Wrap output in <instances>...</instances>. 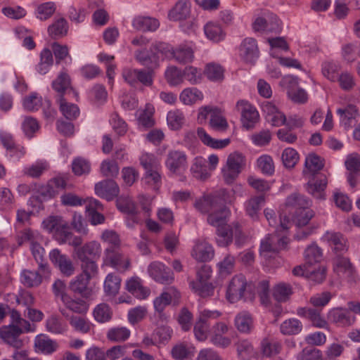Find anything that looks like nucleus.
Instances as JSON below:
<instances>
[{"mask_svg": "<svg viewBox=\"0 0 360 360\" xmlns=\"http://www.w3.org/2000/svg\"><path fill=\"white\" fill-rule=\"evenodd\" d=\"M101 174L106 177H115L119 174V167L115 160H105L101 165Z\"/></svg>", "mask_w": 360, "mask_h": 360, "instance_id": "obj_62", "label": "nucleus"}, {"mask_svg": "<svg viewBox=\"0 0 360 360\" xmlns=\"http://www.w3.org/2000/svg\"><path fill=\"white\" fill-rule=\"evenodd\" d=\"M58 347V345L55 340L44 334L38 335L34 339V348L37 352L51 354L56 351Z\"/></svg>", "mask_w": 360, "mask_h": 360, "instance_id": "obj_22", "label": "nucleus"}, {"mask_svg": "<svg viewBox=\"0 0 360 360\" xmlns=\"http://www.w3.org/2000/svg\"><path fill=\"white\" fill-rule=\"evenodd\" d=\"M107 338L111 342H124L130 336V330L125 327H115L108 330Z\"/></svg>", "mask_w": 360, "mask_h": 360, "instance_id": "obj_46", "label": "nucleus"}, {"mask_svg": "<svg viewBox=\"0 0 360 360\" xmlns=\"http://www.w3.org/2000/svg\"><path fill=\"white\" fill-rule=\"evenodd\" d=\"M226 299L231 303H236L244 299H252L253 297V290L252 283L248 282L243 274L234 276L229 281L226 289Z\"/></svg>", "mask_w": 360, "mask_h": 360, "instance_id": "obj_3", "label": "nucleus"}, {"mask_svg": "<svg viewBox=\"0 0 360 360\" xmlns=\"http://www.w3.org/2000/svg\"><path fill=\"white\" fill-rule=\"evenodd\" d=\"M240 55L247 63H255L259 57L257 41L254 38H245L240 44Z\"/></svg>", "mask_w": 360, "mask_h": 360, "instance_id": "obj_15", "label": "nucleus"}, {"mask_svg": "<svg viewBox=\"0 0 360 360\" xmlns=\"http://www.w3.org/2000/svg\"><path fill=\"white\" fill-rule=\"evenodd\" d=\"M194 177L198 179L205 180L208 178V172L205 160L202 158H195L194 162L191 168Z\"/></svg>", "mask_w": 360, "mask_h": 360, "instance_id": "obj_41", "label": "nucleus"}, {"mask_svg": "<svg viewBox=\"0 0 360 360\" xmlns=\"http://www.w3.org/2000/svg\"><path fill=\"white\" fill-rule=\"evenodd\" d=\"M281 159L284 166L286 168L291 169L293 168L298 162L299 155L295 149L287 148L283 151Z\"/></svg>", "mask_w": 360, "mask_h": 360, "instance_id": "obj_59", "label": "nucleus"}, {"mask_svg": "<svg viewBox=\"0 0 360 360\" xmlns=\"http://www.w3.org/2000/svg\"><path fill=\"white\" fill-rule=\"evenodd\" d=\"M235 326L240 333H250L253 327L251 315L247 311L239 313L235 318Z\"/></svg>", "mask_w": 360, "mask_h": 360, "instance_id": "obj_38", "label": "nucleus"}, {"mask_svg": "<svg viewBox=\"0 0 360 360\" xmlns=\"http://www.w3.org/2000/svg\"><path fill=\"white\" fill-rule=\"evenodd\" d=\"M95 192L99 197L110 201L119 195L120 188L114 180L106 179L96 184Z\"/></svg>", "mask_w": 360, "mask_h": 360, "instance_id": "obj_14", "label": "nucleus"}, {"mask_svg": "<svg viewBox=\"0 0 360 360\" xmlns=\"http://www.w3.org/2000/svg\"><path fill=\"white\" fill-rule=\"evenodd\" d=\"M199 115L205 119L210 115V126L215 131L224 132L229 128L226 119L217 108L205 106L200 109Z\"/></svg>", "mask_w": 360, "mask_h": 360, "instance_id": "obj_8", "label": "nucleus"}, {"mask_svg": "<svg viewBox=\"0 0 360 360\" xmlns=\"http://www.w3.org/2000/svg\"><path fill=\"white\" fill-rule=\"evenodd\" d=\"M82 272L79 275L89 279L90 281L96 278L98 273V268L96 261H79Z\"/></svg>", "mask_w": 360, "mask_h": 360, "instance_id": "obj_49", "label": "nucleus"}, {"mask_svg": "<svg viewBox=\"0 0 360 360\" xmlns=\"http://www.w3.org/2000/svg\"><path fill=\"white\" fill-rule=\"evenodd\" d=\"M48 274H44L39 271H31L24 269L20 274V279L22 283L27 288L38 287L42 283L43 276Z\"/></svg>", "mask_w": 360, "mask_h": 360, "instance_id": "obj_24", "label": "nucleus"}, {"mask_svg": "<svg viewBox=\"0 0 360 360\" xmlns=\"http://www.w3.org/2000/svg\"><path fill=\"white\" fill-rule=\"evenodd\" d=\"M121 278L115 274H109L104 281V291L108 296L115 297L119 292Z\"/></svg>", "mask_w": 360, "mask_h": 360, "instance_id": "obj_35", "label": "nucleus"}, {"mask_svg": "<svg viewBox=\"0 0 360 360\" xmlns=\"http://www.w3.org/2000/svg\"><path fill=\"white\" fill-rule=\"evenodd\" d=\"M167 121L168 125L172 129L177 130L183 125L184 122V116L183 113L178 110L169 111L167 116Z\"/></svg>", "mask_w": 360, "mask_h": 360, "instance_id": "obj_61", "label": "nucleus"}, {"mask_svg": "<svg viewBox=\"0 0 360 360\" xmlns=\"http://www.w3.org/2000/svg\"><path fill=\"white\" fill-rule=\"evenodd\" d=\"M180 298V293L173 286L169 287L164 290L160 296L153 301V305L156 313L162 322H166L167 316L164 312L165 308L169 305L172 300L178 301Z\"/></svg>", "mask_w": 360, "mask_h": 360, "instance_id": "obj_4", "label": "nucleus"}, {"mask_svg": "<svg viewBox=\"0 0 360 360\" xmlns=\"http://www.w3.org/2000/svg\"><path fill=\"white\" fill-rule=\"evenodd\" d=\"M148 271L150 277L161 284L169 285L174 280L172 270L160 262L150 263Z\"/></svg>", "mask_w": 360, "mask_h": 360, "instance_id": "obj_10", "label": "nucleus"}, {"mask_svg": "<svg viewBox=\"0 0 360 360\" xmlns=\"http://www.w3.org/2000/svg\"><path fill=\"white\" fill-rule=\"evenodd\" d=\"M214 255L212 246L204 240H198L193 248L191 256L198 262H206L211 260Z\"/></svg>", "mask_w": 360, "mask_h": 360, "instance_id": "obj_18", "label": "nucleus"}, {"mask_svg": "<svg viewBox=\"0 0 360 360\" xmlns=\"http://www.w3.org/2000/svg\"><path fill=\"white\" fill-rule=\"evenodd\" d=\"M48 32L51 37H60L65 34L68 32L67 21L61 18L50 25Z\"/></svg>", "mask_w": 360, "mask_h": 360, "instance_id": "obj_54", "label": "nucleus"}, {"mask_svg": "<svg viewBox=\"0 0 360 360\" xmlns=\"http://www.w3.org/2000/svg\"><path fill=\"white\" fill-rule=\"evenodd\" d=\"M41 240V236L37 231H34L30 229H25L19 232L18 235V243L19 245H22L25 243H30L32 246Z\"/></svg>", "mask_w": 360, "mask_h": 360, "instance_id": "obj_48", "label": "nucleus"}, {"mask_svg": "<svg viewBox=\"0 0 360 360\" xmlns=\"http://www.w3.org/2000/svg\"><path fill=\"white\" fill-rule=\"evenodd\" d=\"M334 267L338 273H344L351 275L354 271V266L347 257L337 255L334 259Z\"/></svg>", "mask_w": 360, "mask_h": 360, "instance_id": "obj_51", "label": "nucleus"}, {"mask_svg": "<svg viewBox=\"0 0 360 360\" xmlns=\"http://www.w3.org/2000/svg\"><path fill=\"white\" fill-rule=\"evenodd\" d=\"M190 4L186 1L181 0L170 11L169 16L174 20H181L186 19L190 15Z\"/></svg>", "mask_w": 360, "mask_h": 360, "instance_id": "obj_31", "label": "nucleus"}, {"mask_svg": "<svg viewBox=\"0 0 360 360\" xmlns=\"http://www.w3.org/2000/svg\"><path fill=\"white\" fill-rule=\"evenodd\" d=\"M287 207L295 209V212H300L304 209H308L311 205V200L300 193H292L289 195L285 201Z\"/></svg>", "mask_w": 360, "mask_h": 360, "instance_id": "obj_28", "label": "nucleus"}, {"mask_svg": "<svg viewBox=\"0 0 360 360\" xmlns=\"http://www.w3.org/2000/svg\"><path fill=\"white\" fill-rule=\"evenodd\" d=\"M167 82L172 86H177L183 83V71L175 66L169 67L165 71Z\"/></svg>", "mask_w": 360, "mask_h": 360, "instance_id": "obj_52", "label": "nucleus"}, {"mask_svg": "<svg viewBox=\"0 0 360 360\" xmlns=\"http://www.w3.org/2000/svg\"><path fill=\"white\" fill-rule=\"evenodd\" d=\"M297 314L301 317L308 319L312 325L316 328H325L328 326V322L321 316L320 310L309 307H299Z\"/></svg>", "mask_w": 360, "mask_h": 360, "instance_id": "obj_19", "label": "nucleus"}, {"mask_svg": "<svg viewBox=\"0 0 360 360\" xmlns=\"http://www.w3.org/2000/svg\"><path fill=\"white\" fill-rule=\"evenodd\" d=\"M105 256L112 266L125 270L129 266L128 259L120 252L119 248H106Z\"/></svg>", "mask_w": 360, "mask_h": 360, "instance_id": "obj_25", "label": "nucleus"}, {"mask_svg": "<svg viewBox=\"0 0 360 360\" xmlns=\"http://www.w3.org/2000/svg\"><path fill=\"white\" fill-rule=\"evenodd\" d=\"M53 89L59 94V98L63 96L65 92L77 96V93L75 91L71 86V80L70 76L65 72H61L57 78L52 82Z\"/></svg>", "mask_w": 360, "mask_h": 360, "instance_id": "obj_21", "label": "nucleus"}, {"mask_svg": "<svg viewBox=\"0 0 360 360\" xmlns=\"http://www.w3.org/2000/svg\"><path fill=\"white\" fill-rule=\"evenodd\" d=\"M49 259L63 276L70 277L75 274V266L73 262L69 256L63 254L59 249H53L49 252Z\"/></svg>", "mask_w": 360, "mask_h": 360, "instance_id": "obj_6", "label": "nucleus"}, {"mask_svg": "<svg viewBox=\"0 0 360 360\" xmlns=\"http://www.w3.org/2000/svg\"><path fill=\"white\" fill-rule=\"evenodd\" d=\"M100 245L95 241L87 243L75 250L77 259L84 262L88 260L96 261L100 256Z\"/></svg>", "mask_w": 360, "mask_h": 360, "instance_id": "obj_17", "label": "nucleus"}, {"mask_svg": "<svg viewBox=\"0 0 360 360\" xmlns=\"http://www.w3.org/2000/svg\"><path fill=\"white\" fill-rule=\"evenodd\" d=\"M127 290L139 299H145L150 295V290L141 284L139 278H131L126 283Z\"/></svg>", "mask_w": 360, "mask_h": 360, "instance_id": "obj_29", "label": "nucleus"}, {"mask_svg": "<svg viewBox=\"0 0 360 360\" xmlns=\"http://www.w3.org/2000/svg\"><path fill=\"white\" fill-rule=\"evenodd\" d=\"M197 134L201 141L206 146L215 149H221L230 143L229 139L222 140L212 138L203 128H198Z\"/></svg>", "mask_w": 360, "mask_h": 360, "instance_id": "obj_27", "label": "nucleus"}, {"mask_svg": "<svg viewBox=\"0 0 360 360\" xmlns=\"http://www.w3.org/2000/svg\"><path fill=\"white\" fill-rule=\"evenodd\" d=\"M236 346L238 356L243 360H248L255 354L252 345L246 340L238 341Z\"/></svg>", "mask_w": 360, "mask_h": 360, "instance_id": "obj_55", "label": "nucleus"}, {"mask_svg": "<svg viewBox=\"0 0 360 360\" xmlns=\"http://www.w3.org/2000/svg\"><path fill=\"white\" fill-rule=\"evenodd\" d=\"M194 205L201 213L207 214V223L217 228V245L221 247L229 245L233 241V226L227 224L230 211L223 196L217 193L205 195L197 200Z\"/></svg>", "mask_w": 360, "mask_h": 360, "instance_id": "obj_1", "label": "nucleus"}, {"mask_svg": "<svg viewBox=\"0 0 360 360\" xmlns=\"http://www.w3.org/2000/svg\"><path fill=\"white\" fill-rule=\"evenodd\" d=\"M84 299V298L73 299L68 295L62 302L68 309L74 313L82 314H85L89 309V304Z\"/></svg>", "mask_w": 360, "mask_h": 360, "instance_id": "obj_33", "label": "nucleus"}, {"mask_svg": "<svg viewBox=\"0 0 360 360\" xmlns=\"http://www.w3.org/2000/svg\"><path fill=\"white\" fill-rule=\"evenodd\" d=\"M172 50L174 49L169 44L164 42H156L153 44L150 49V51L157 57L158 61L160 55L166 58H172Z\"/></svg>", "mask_w": 360, "mask_h": 360, "instance_id": "obj_58", "label": "nucleus"}, {"mask_svg": "<svg viewBox=\"0 0 360 360\" xmlns=\"http://www.w3.org/2000/svg\"><path fill=\"white\" fill-rule=\"evenodd\" d=\"M304 255L305 264L309 267L320 263L323 257L321 249L314 243L306 248Z\"/></svg>", "mask_w": 360, "mask_h": 360, "instance_id": "obj_34", "label": "nucleus"}, {"mask_svg": "<svg viewBox=\"0 0 360 360\" xmlns=\"http://www.w3.org/2000/svg\"><path fill=\"white\" fill-rule=\"evenodd\" d=\"M266 20V33H278L281 30V22L274 13H264L263 16Z\"/></svg>", "mask_w": 360, "mask_h": 360, "instance_id": "obj_60", "label": "nucleus"}, {"mask_svg": "<svg viewBox=\"0 0 360 360\" xmlns=\"http://www.w3.org/2000/svg\"><path fill=\"white\" fill-rule=\"evenodd\" d=\"M314 216V212L312 210L304 209L303 210L295 212L293 216V223L297 227H302L308 224L311 219Z\"/></svg>", "mask_w": 360, "mask_h": 360, "instance_id": "obj_57", "label": "nucleus"}, {"mask_svg": "<svg viewBox=\"0 0 360 360\" xmlns=\"http://www.w3.org/2000/svg\"><path fill=\"white\" fill-rule=\"evenodd\" d=\"M236 108L241 115L243 126L247 129L254 128L259 118V112L257 109L245 100L238 101Z\"/></svg>", "mask_w": 360, "mask_h": 360, "instance_id": "obj_7", "label": "nucleus"}, {"mask_svg": "<svg viewBox=\"0 0 360 360\" xmlns=\"http://www.w3.org/2000/svg\"><path fill=\"white\" fill-rule=\"evenodd\" d=\"M202 98V94L196 88L185 89L180 94V100L186 105H190Z\"/></svg>", "mask_w": 360, "mask_h": 360, "instance_id": "obj_53", "label": "nucleus"}, {"mask_svg": "<svg viewBox=\"0 0 360 360\" xmlns=\"http://www.w3.org/2000/svg\"><path fill=\"white\" fill-rule=\"evenodd\" d=\"M327 319L330 322L341 327L349 326L355 321V318L352 316L349 308L343 307L331 309L328 313Z\"/></svg>", "mask_w": 360, "mask_h": 360, "instance_id": "obj_11", "label": "nucleus"}, {"mask_svg": "<svg viewBox=\"0 0 360 360\" xmlns=\"http://www.w3.org/2000/svg\"><path fill=\"white\" fill-rule=\"evenodd\" d=\"M323 167V163L320 156L311 153L305 159L303 175L309 179L306 189L314 198L323 200L325 198V188L327 185V178L319 172Z\"/></svg>", "mask_w": 360, "mask_h": 360, "instance_id": "obj_2", "label": "nucleus"}, {"mask_svg": "<svg viewBox=\"0 0 360 360\" xmlns=\"http://www.w3.org/2000/svg\"><path fill=\"white\" fill-rule=\"evenodd\" d=\"M46 330L54 334H61L66 330V327L60 321L57 315L53 314L46 321Z\"/></svg>", "mask_w": 360, "mask_h": 360, "instance_id": "obj_56", "label": "nucleus"}, {"mask_svg": "<svg viewBox=\"0 0 360 360\" xmlns=\"http://www.w3.org/2000/svg\"><path fill=\"white\" fill-rule=\"evenodd\" d=\"M325 237L337 255H342L347 251V239L342 233L327 232Z\"/></svg>", "mask_w": 360, "mask_h": 360, "instance_id": "obj_23", "label": "nucleus"}, {"mask_svg": "<svg viewBox=\"0 0 360 360\" xmlns=\"http://www.w3.org/2000/svg\"><path fill=\"white\" fill-rule=\"evenodd\" d=\"M302 322L297 319H289L284 321L280 326V331L285 335L299 334L302 330Z\"/></svg>", "mask_w": 360, "mask_h": 360, "instance_id": "obj_36", "label": "nucleus"}, {"mask_svg": "<svg viewBox=\"0 0 360 360\" xmlns=\"http://www.w3.org/2000/svg\"><path fill=\"white\" fill-rule=\"evenodd\" d=\"M65 221L61 217L51 216L44 220L42 224L49 232L55 233L63 226Z\"/></svg>", "mask_w": 360, "mask_h": 360, "instance_id": "obj_64", "label": "nucleus"}, {"mask_svg": "<svg viewBox=\"0 0 360 360\" xmlns=\"http://www.w3.org/2000/svg\"><path fill=\"white\" fill-rule=\"evenodd\" d=\"M132 25L136 30L139 31L153 32L159 27L160 22L156 18L138 16L134 19Z\"/></svg>", "mask_w": 360, "mask_h": 360, "instance_id": "obj_26", "label": "nucleus"}, {"mask_svg": "<svg viewBox=\"0 0 360 360\" xmlns=\"http://www.w3.org/2000/svg\"><path fill=\"white\" fill-rule=\"evenodd\" d=\"M293 291L292 286L285 283H279L273 288V297L278 302H285L289 300Z\"/></svg>", "mask_w": 360, "mask_h": 360, "instance_id": "obj_37", "label": "nucleus"}, {"mask_svg": "<svg viewBox=\"0 0 360 360\" xmlns=\"http://www.w3.org/2000/svg\"><path fill=\"white\" fill-rule=\"evenodd\" d=\"M135 58L141 65L148 67L149 69H154L159 65L157 57L151 52L150 54H149L148 51L145 50L136 51Z\"/></svg>", "mask_w": 360, "mask_h": 360, "instance_id": "obj_43", "label": "nucleus"}, {"mask_svg": "<svg viewBox=\"0 0 360 360\" xmlns=\"http://www.w3.org/2000/svg\"><path fill=\"white\" fill-rule=\"evenodd\" d=\"M31 251L38 264L39 271L44 274H50L51 271L49 264L44 259L45 250L44 248L37 242L31 246Z\"/></svg>", "mask_w": 360, "mask_h": 360, "instance_id": "obj_30", "label": "nucleus"}, {"mask_svg": "<svg viewBox=\"0 0 360 360\" xmlns=\"http://www.w3.org/2000/svg\"><path fill=\"white\" fill-rule=\"evenodd\" d=\"M339 65L333 62H325L322 65L323 75L332 82L338 79Z\"/></svg>", "mask_w": 360, "mask_h": 360, "instance_id": "obj_63", "label": "nucleus"}, {"mask_svg": "<svg viewBox=\"0 0 360 360\" xmlns=\"http://www.w3.org/2000/svg\"><path fill=\"white\" fill-rule=\"evenodd\" d=\"M244 157L238 153L230 154L226 165L222 168L223 178L227 184H232L241 172Z\"/></svg>", "mask_w": 360, "mask_h": 360, "instance_id": "obj_5", "label": "nucleus"}, {"mask_svg": "<svg viewBox=\"0 0 360 360\" xmlns=\"http://www.w3.org/2000/svg\"><path fill=\"white\" fill-rule=\"evenodd\" d=\"M263 195L255 196L249 199L245 204L247 214L254 220L257 219L261 207L264 204Z\"/></svg>", "mask_w": 360, "mask_h": 360, "instance_id": "obj_40", "label": "nucleus"}, {"mask_svg": "<svg viewBox=\"0 0 360 360\" xmlns=\"http://www.w3.org/2000/svg\"><path fill=\"white\" fill-rule=\"evenodd\" d=\"M172 57L179 63H191L194 58L193 49L184 44H181L172 50Z\"/></svg>", "mask_w": 360, "mask_h": 360, "instance_id": "obj_32", "label": "nucleus"}, {"mask_svg": "<svg viewBox=\"0 0 360 360\" xmlns=\"http://www.w3.org/2000/svg\"><path fill=\"white\" fill-rule=\"evenodd\" d=\"M90 280L78 274L69 283L70 290L82 298L89 299L93 295V289L89 286Z\"/></svg>", "mask_w": 360, "mask_h": 360, "instance_id": "obj_16", "label": "nucleus"}, {"mask_svg": "<svg viewBox=\"0 0 360 360\" xmlns=\"http://www.w3.org/2000/svg\"><path fill=\"white\" fill-rule=\"evenodd\" d=\"M95 319L100 323L109 321L112 318V311L110 307L105 303L98 304L94 310Z\"/></svg>", "mask_w": 360, "mask_h": 360, "instance_id": "obj_50", "label": "nucleus"}, {"mask_svg": "<svg viewBox=\"0 0 360 360\" xmlns=\"http://www.w3.org/2000/svg\"><path fill=\"white\" fill-rule=\"evenodd\" d=\"M337 112L340 115L341 122L348 128L352 127V120L358 115V110L353 105H349L344 109L339 108Z\"/></svg>", "mask_w": 360, "mask_h": 360, "instance_id": "obj_44", "label": "nucleus"}, {"mask_svg": "<svg viewBox=\"0 0 360 360\" xmlns=\"http://www.w3.org/2000/svg\"><path fill=\"white\" fill-rule=\"evenodd\" d=\"M116 205L120 212L127 214L129 219L134 224H139L143 221L140 212L131 198L120 197L117 199Z\"/></svg>", "mask_w": 360, "mask_h": 360, "instance_id": "obj_12", "label": "nucleus"}, {"mask_svg": "<svg viewBox=\"0 0 360 360\" xmlns=\"http://www.w3.org/2000/svg\"><path fill=\"white\" fill-rule=\"evenodd\" d=\"M60 109L63 115L68 120L77 118L79 114V110L77 105L66 102L65 99L61 96L58 98Z\"/></svg>", "mask_w": 360, "mask_h": 360, "instance_id": "obj_47", "label": "nucleus"}, {"mask_svg": "<svg viewBox=\"0 0 360 360\" xmlns=\"http://www.w3.org/2000/svg\"><path fill=\"white\" fill-rule=\"evenodd\" d=\"M283 82L287 84V94L288 97L295 103H304L307 101V94L302 89L298 86V78L291 76L285 77Z\"/></svg>", "mask_w": 360, "mask_h": 360, "instance_id": "obj_13", "label": "nucleus"}, {"mask_svg": "<svg viewBox=\"0 0 360 360\" xmlns=\"http://www.w3.org/2000/svg\"><path fill=\"white\" fill-rule=\"evenodd\" d=\"M53 64L52 51L49 49L42 50L40 54V62L37 65V72L41 75H45Z\"/></svg>", "mask_w": 360, "mask_h": 360, "instance_id": "obj_42", "label": "nucleus"}, {"mask_svg": "<svg viewBox=\"0 0 360 360\" xmlns=\"http://www.w3.org/2000/svg\"><path fill=\"white\" fill-rule=\"evenodd\" d=\"M165 164L169 170L176 173L186 165V155L179 150H171L168 153Z\"/></svg>", "mask_w": 360, "mask_h": 360, "instance_id": "obj_20", "label": "nucleus"}, {"mask_svg": "<svg viewBox=\"0 0 360 360\" xmlns=\"http://www.w3.org/2000/svg\"><path fill=\"white\" fill-rule=\"evenodd\" d=\"M224 68L218 63H210L205 66L204 75L212 82H221L224 79Z\"/></svg>", "mask_w": 360, "mask_h": 360, "instance_id": "obj_39", "label": "nucleus"}, {"mask_svg": "<svg viewBox=\"0 0 360 360\" xmlns=\"http://www.w3.org/2000/svg\"><path fill=\"white\" fill-rule=\"evenodd\" d=\"M22 330L13 324L0 328V338L14 349H20L24 347V340L20 338Z\"/></svg>", "mask_w": 360, "mask_h": 360, "instance_id": "obj_9", "label": "nucleus"}, {"mask_svg": "<svg viewBox=\"0 0 360 360\" xmlns=\"http://www.w3.org/2000/svg\"><path fill=\"white\" fill-rule=\"evenodd\" d=\"M261 347L264 355L271 356L279 353L281 345L274 338H266L262 341Z\"/></svg>", "mask_w": 360, "mask_h": 360, "instance_id": "obj_45", "label": "nucleus"}]
</instances>
